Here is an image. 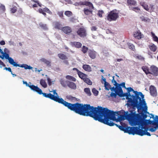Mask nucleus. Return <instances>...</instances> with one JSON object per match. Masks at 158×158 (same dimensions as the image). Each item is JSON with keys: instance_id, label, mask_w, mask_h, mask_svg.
Returning <instances> with one entry per match:
<instances>
[{"instance_id": "obj_1", "label": "nucleus", "mask_w": 158, "mask_h": 158, "mask_svg": "<svg viewBox=\"0 0 158 158\" xmlns=\"http://www.w3.org/2000/svg\"><path fill=\"white\" fill-rule=\"evenodd\" d=\"M61 104L76 113L83 116H89L98 121L104 110V108L101 106L94 107L89 104L83 105L78 103L72 104L65 101L64 99Z\"/></svg>"}, {"instance_id": "obj_2", "label": "nucleus", "mask_w": 158, "mask_h": 158, "mask_svg": "<svg viewBox=\"0 0 158 158\" xmlns=\"http://www.w3.org/2000/svg\"><path fill=\"white\" fill-rule=\"evenodd\" d=\"M114 85L115 86L116 91L121 94L122 95H125L127 99L128 100L127 105L134 107H136L137 109L141 110L143 108V105H146V103L144 99V95L141 92H138L135 91L131 87L126 88L127 92L123 93V92L120 85L115 81Z\"/></svg>"}, {"instance_id": "obj_3", "label": "nucleus", "mask_w": 158, "mask_h": 158, "mask_svg": "<svg viewBox=\"0 0 158 158\" xmlns=\"http://www.w3.org/2000/svg\"><path fill=\"white\" fill-rule=\"evenodd\" d=\"M118 112H115L110 110L106 108H104V110L99 119V121L110 126L115 125L120 130L123 131L125 133H127L130 135L135 134L136 127H125L120 126L110 121H116L119 118L118 116Z\"/></svg>"}, {"instance_id": "obj_4", "label": "nucleus", "mask_w": 158, "mask_h": 158, "mask_svg": "<svg viewBox=\"0 0 158 158\" xmlns=\"http://www.w3.org/2000/svg\"><path fill=\"white\" fill-rule=\"evenodd\" d=\"M126 118L132 126L140 125L142 126L148 124V120L144 119L137 114L131 112L127 115Z\"/></svg>"}, {"instance_id": "obj_5", "label": "nucleus", "mask_w": 158, "mask_h": 158, "mask_svg": "<svg viewBox=\"0 0 158 158\" xmlns=\"http://www.w3.org/2000/svg\"><path fill=\"white\" fill-rule=\"evenodd\" d=\"M31 87L33 89L35 90V91L37 92L39 94H43V96L46 98H49L59 103H62L63 99L62 98L55 96V95L51 93L46 94L43 93L41 89L37 86H33Z\"/></svg>"}, {"instance_id": "obj_6", "label": "nucleus", "mask_w": 158, "mask_h": 158, "mask_svg": "<svg viewBox=\"0 0 158 158\" xmlns=\"http://www.w3.org/2000/svg\"><path fill=\"white\" fill-rule=\"evenodd\" d=\"M9 63L11 64L12 65L14 66L15 67H19L21 68H24L25 69H32V67L30 65H28L27 64H17L14 61L13 59L10 57L8 60Z\"/></svg>"}, {"instance_id": "obj_7", "label": "nucleus", "mask_w": 158, "mask_h": 158, "mask_svg": "<svg viewBox=\"0 0 158 158\" xmlns=\"http://www.w3.org/2000/svg\"><path fill=\"white\" fill-rule=\"evenodd\" d=\"M118 14L115 12L114 10L110 11L106 16L107 20L109 21H114L116 20L118 18Z\"/></svg>"}, {"instance_id": "obj_8", "label": "nucleus", "mask_w": 158, "mask_h": 158, "mask_svg": "<svg viewBox=\"0 0 158 158\" xmlns=\"http://www.w3.org/2000/svg\"><path fill=\"white\" fill-rule=\"evenodd\" d=\"M140 5L146 10L149 12L154 11L155 10V5L152 4H150L149 6L146 3L143 2H141L140 3Z\"/></svg>"}, {"instance_id": "obj_9", "label": "nucleus", "mask_w": 158, "mask_h": 158, "mask_svg": "<svg viewBox=\"0 0 158 158\" xmlns=\"http://www.w3.org/2000/svg\"><path fill=\"white\" fill-rule=\"evenodd\" d=\"M135 134L141 136L144 135H146L149 136H150L151 135L149 132L143 131L142 129H140L139 127H137L135 128Z\"/></svg>"}, {"instance_id": "obj_10", "label": "nucleus", "mask_w": 158, "mask_h": 158, "mask_svg": "<svg viewBox=\"0 0 158 158\" xmlns=\"http://www.w3.org/2000/svg\"><path fill=\"white\" fill-rule=\"evenodd\" d=\"M77 35L81 37H84L86 35V31L84 27H80L77 31Z\"/></svg>"}, {"instance_id": "obj_11", "label": "nucleus", "mask_w": 158, "mask_h": 158, "mask_svg": "<svg viewBox=\"0 0 158 158\" xmlns=\"http://www.w3.org/2000/svg\"><path fill=\"white\" fill-rule=\"evenodd\" d=\"M150 73L155 76L158 75V68L154 65H152L150 67Z\"/></svg>"}, {"instance_id": "obj_12", "label": "nucleus", "mask_w": 158, "mask_h": 158, "mask_svg": "<svg viewBox=\"0 0 158 158\" xmlns=\"http://www.w3.org/2000/svg\"><path fill=\"white\" fill-rule=\"evenodd\" d=\"M89 7V9L87 8H85L83 9V11L85 14L86 15H92L93 14V9H94V7L92 4V6H87Z\"/></svg>"}, {"instance_id": "obj_13", "label": "nucleus", "mask_w": 158, "mask_h": 158, "mask_svg": "<svg viewBox=\"0 0 158 158\" xmlns=\"http://www.w3.org/2000/svg\"><path fill=\"white\" fill-rule=\"evenodd\" d=\"M149 90L150 93L152 96L155 97L157 95V90L155 87L152 85L150 86Z\"/></svg>"}, {"instance_id": "obj_14", "label": "nucleus", "mask_w": 158, "mask_h": 158, "mask_svg": "<svg viewBox=\"0 0 158 158\" xmlns=\"http://www.w3.org/2000/svg\"><path fill=\"white\" fill-rule=\"evenodd\" d=\"M89 56L92 59H94L96 57L97 52L93 50H89L88 51Z\"/></svg>"}, {"instance_id": "obj_15", "label": "nucleus", "mask_w": 158, "mask_h": 158, "mask_svg": "<svg viewBox=\"0 0 158 158\" xmlns=\"http://www.w3.org/2000/svg\"><path fill=\"white\" fill-rule=\"evenodd\" d=\"M61 30L66 34L70 33L72 31L71 28L69 26H66L62 27L61 28Z\"/></svg>"}, {"instance_id": "obj_16", "label": "nucleus", "mask_w": 158, "mask_h": 158, "mask_svg": "<svg viewBox=\"0 0 158 158\" xmlns=\"http://www.w3.org/2000/svg\"><path fill=\"white\" fill-rule=\"evenodd\" d=\"M70 44L72 46L74 47L77 48H81L82 45L80 42L76 41L71 42Z\"/></svg>"}, {"instance_id": "obj_17", "label": "nucleus", "mask_w": 158, "mask_h": 158, "mask_svg": "<svg viewBox=\"0 0 158 158\" xmlns=\"http://www.w3.org/2000/svg\"><path fill=\"white\" fill-rule=\"evenodd\" d=\"M76 5L81 6L82 5H85L86 6H91L92 5V3L90 2H88L87 1H85L83 2H81L79 3H76Z\"/></svg>"}, {"instance_id": "obj_18", "label": "nucleus", "mask_w": 158, "mask_h": 158, "mask_svg": "<svg viewBox=\"0 0 158 158\" xmlns=\"http://www.w3.org/2000/svg\"><path fill=\"white\" fill-rule=\"evenodd\" d=\"M67 86L70 88L75 89H76V85L74 83L68 81H66Z\"/></svg>"}, {"instance_id": "obj_19", "label": "nucleus", "mask_w": 158, "mask_h": 158, "mask_svg": "<svg viewBox=\"0 0 158 158\" xmlns=\"http://www.w3.org/2000/svg\"><path fill=\"white\" fill-rule=\"evenodd\" d=\"M158 122V116H156L155 118L153 120H148V124H152L153 126L157 125Z\"/></svg>"}, {"instance_id": "obj_20", "label": "nucleus", "mask_w": 158, "mask_h": 158, "mask_svg": "<svg viewBox=\"0 0 158 158\" xmlns=\"http://www.w3.org/2000/svg\"><path fill=\"white\" fill-rule=\"evenodd\" d=\"M142 36H143V35L141 34V32L139 31L135 32L134 34V37L138 40L141 39L142 37Z\"/></svg>"}, {"instance_id": "obj_21", "label": "nucleus", "mask_w": 158, "mask_h": 158, "mask_svg": "<svg viewBox=\"0 0 158 158\" xmlns=\"http://www.w3.org/2000/svg\"><path fill=\"white\" fill-rule=\"evenodd\" d=\"M82 67V68L86 71L90 72L92 71V68L89 65L87 64H83Z\"/></svg>"}, {"instance_id": "obj_22", "label": "nucleus", "mask_w": 158, "mask_h": 158, "mask_svg": "<svg viewBox=\"0 0 158 158\" xmlns=\"http://www.w3.org/2000/svg\"><path fill=\"white\" fill-rule=\"evenodd\" d=\"M115 92V93L111 92L110 94V96L112 97H113L114 98H116L117 95H118L120 97H123L125 96V95H123V96L121 94L118 93L117 91Z\"/></svg>"}, {"instance_id": "obj_23", "label": "nucleus", "mask_w": 158, "mask_h": 158, "mask_svg": "<svg viewBox=\"0 0 158 158\" xmlns=\"http://www.w3.org/2000/svg\"><path fill=\"white\" fill-rule=\"evenodd\" d=\"M148 47L153 52H155L157 49V47L154 44H152L149 45Z\"/></svg>"}, {"instance_id": "obj_24", "label": "nucleus", "mask_w": 158, "mask_h": 158, "mask_svg": "<svg viewBox=\"0 0 158 158\" xmlns=\"http://www.w3.org/2000/svg\"><path fill=\"white\" fill-rule=\"evenodd\" d=\"M79 77L81 78L82 80H84V79L87 77L88 76L87 75L83 73L80 72L79 73L77 74Z\"/></svg>"}, {"instance_id": "obj_25", "label": "nucleus", "mask_w": 158, "mask_h": 158, "mask_svg": "<svg viewBox=\"0 0 158 158\" xmlns=\"http://www.w3.org/2000/svg\"><path fill=\"white\" fill-rule=\"evenodd\" d=\"M58 56L59 58L62 60H66L68 59V57L64 54L62 53H59Z\"/></svg>"}, {"instance_id": "obj_26", "label": "nucleus", "mask_w": 158, "mask_h": 158, "mask_svg": "<svg viewBox=\"0 0 158 158\" xmlns=\"http://www.w3.org/2000/svg\"><path fill=\"white\" fill-rule=\"evenodd\" d=\"M54 27L55 28L60 30L61 29V25L60 23L57 22L54 23Z\"/></svg>"}, {"instance_id": "obj_27", "label": "nucleus", "mask_w": 158, "mask_h": 158, "mask_svg": "<svg viewBox=\"0 0 158 158\" xmlns=\"http://www.w3.org/2000/svg\"><path fill=\"white\" fill-rule=\"evenodd\" d=\"M142 69L146 74H148L150 73V69L148 67L146 66H143Z\"/></svg>"}, {"instance_id": "obj_28", "label": "nucleus", "mask_w": 158, "mask_h": 158, "mask_svg": "<svg viewBox=\"0 0 158 158\" xmlns=\"http://www.w3.org/2000/svg\"><path fill=\"white\" fill-rule=\"evenodd\" d=\"M40 84L44 88H46L47 86V84L45 80L41 79L40 81Z\"/></svg>"}, {"instance_id": "obj_29", "label": "nucleus", "mask_w": 158, "mask_h": 158, "mask_svg": "<svg viewBox=\"0 0 158 158\" xmlns=\"http://www.w3.org/2000/svg\"><path fill=\"white\" fill-rule=\"evenodd\" d=\"M127 3L130 6H135L136 4V2L134 0H127Z\"/></svg>"}, {"instance_id": "obj_30", "label": "nucleus", "mask_w": 158, "mask_h": 158, "mask_svg": "<svg viewBox=\"0 0 158 158\" xmlns=\"http://www.w3.org/2000/svg\"><path fill=\"white\" fill-rule=\"evenodd\" d=\"M65 77L66 79L73 81H75L76 80L75 77L70 75H67Z\"/></svg>"}, {"instance_id": "obj_31", "label": "nucleus", "mask_w": 158, "mask_h": 158, "mask_svg": "<svg viewBox=\"0 0 158 158\" xmlns=\"http://www.w3.org/2000/svg\"><path fill=\"white\" fill-rule=\"evenodd\" d=\"M41 61L45 64L49 66H51V62L47 60L46 59L44 58H42L41 59Z\"/></svg>"}, {"instance_id": "obj_32", "label": "nucleus", "mask_w": 158, "mask_h": 158, "mask_svg": "<svg viewBox=\"0 0 158 158\" xmlns=\"http://www.w3.org/2000/svg\"><path fill=\"white\" fill-rule=\"evenodd\" d=\"M39 25L40 27L44 30L48 29L47 25L46 24H44L42 23H40L39 24Z\"/></svg>"}, {"instance_id": "obj_33", "label": "nucleus", "mask_w": 158, "mask_h": 158, "mask_svg": "<svg viewBox=\"0 0 158 158\" xmlns=\"http://www.w3.org/2000/svg\"><path fill=\"white\" fill-rule=\"evenodd\" d=\"M4 54V55H0V58L3 60L4 59V57H5V59L8 60L10 58L9 57V55L8 53L5 52Z\"/></svg>"}, {"instance_id": "obj_34", "label": "nucleus", "mask_w": 158, "mask_h": 158, "mask_svg": "<svg viewBox=\"0 0 158 158\" xmlns=\"http://www.w3.org/2000/svg\"><path fill=\"white\" fill-rule=\"evenodd\" d=\"M140 19L142 21L144 22H149L150 20L148 18L145 17L144 16L140 17Z\"/></svg>"}, {"instance_id": "obj_35", "label": "nucleus", "mask_w": 158, "mask_h": 158, "mask_svg": "<svg viewBox=\"0 0 158 158\" xmlns=\"http://www.w3.org/2000/svg\"><path fill=\"white\" fill-rule=\"evenodd\" d=\"M83 80L85 82L89 85H91L92 84V81L87 77H86Z\"/></svg>"}, {"instance_id": "obj_36", "label": "nucleus", "mask_w": 158, "mask_h": 158, "mask_svg": "<svg viewBox=\"0 0 158 158\" xmlns=\"http://www.w3.org/2000/svg\"><path fill=\"white\" fill-rule=\"evenodd\" d=\"M127 45L128 46L129 49H131L133 51H135V46L133 44L131 43H128Z\"/></svg>"}, {"instance_id": "obj_37", "label": "nucleus", "mask_w": 158, "mask_h": 158, "mask_svg": "<svg viewBox=\"0 0 158 158\" xmlns=\"http://www.w3.org/2000/svg\"><path fill=\"white\" fill-rule=\"evenodd\" d=\"M152 36L154 41L158 43V38L156 36L155 34L152 32H151Z\"/></svg>"}, {"instance_id": "obj_38", "label": "nucleus", "mask_w": 158, "mask_h": 158, "mask_svg": "<svg viewBox=\"0 0 158 158\" xmlns=\"http://www.w3.org/2000/svg\"><path fill=\"white\" fill-rule=\"evenodd\" d=\"M104 86L106 89L109 90L110 88V84L107 82H105L104 83Z\"/></svg>"}, {"instance_id": "obj_39", "label": "nucleus", "mask_w": 158, "mask_h": 158, "mask_svg": "<svg viewBox=\"0 0 158 158\" xmlns=\"http://www.w3.org/2000/svg\"><path fill=\"white\" fill-rule=\"evenodd\" d=\"M130 10L134 11L136 13L139 12L140 11V9L138 7H131Z\"/></svg>"}, {"instance_id": "obj_40", "label": "nucleus", "mask_w": 158, "mask_h": 158, "mask_svg": "<svg viewBox=\"0 0 158 158\" xmlns=\"http://www.w3.org/2000/svg\"><path fill=\"white\" fill-rule=\"evenodd\" d=\"M88 48L87 47L85 46H83L81 51L84 54L86 53L88 51Z\"/></svg>"}, {"instance_id": "obj_41", "label": "nucleus", "mask_w": 158, "mask_h": 158, "mask_svg": "<svg viewBox=\"0 0 158 158\" xmlns=\"http://www.w3.org/2000/svg\"><path fill=\"white\" fill-rule=\"evenodd\" d=\"M85 92L89 96H91V94L89 88H85L84 89Z\"/></svg>"}, {"instance_id": "obj_42", "label": "nucleus", "mask_w": 158, "mask_h": 158, "mask_svg": "<svg viewBox=\"0 0 158 158\" xmlns=\"http://www.w3.org/2000/svg\"><path fill=\"white\" fill-rule=\"evenodd\" d=\"M155 126H156L153 127H152L151 128H150L149 130L152 132L155 131L157 129H158V127L157 125H155Z\"/></svg>"}, {"instance_id": "obj_43", "label": "nucleus", "mask_w": 158, "mask_h": 158, "mask_svg": "<svg viewBox=\"0 0 158 158\" xmlns=\"http://www.w3.org/2000/svg\"><path fill=\"white\" fill-rule=\"evenodd\" d=\"M66 81H64L62 79L60 81V83L62 86L64 87H66V84H67Z\"/></svg>"}, {"instance_id": "obj_44", "label": "nucleus", "mask_w": 158, "mask_h": 158, "mask_svg": "<svg viewBox=\"0 0 158 158\" xmlns=\"http://www.w3.org/2000/svg\"><path fill=\"white\" fill-rule=\"evenodd\" d=\"M43 11L48 13L50 15L52 14V12L47 7H45L44 8H43Z\"/></svg>"}, {"instance_id": "obj_45", "label": "nucleus", "mask_w": 158, "mask_h": 158, "mask_svg": "<svg viewBox=\"0 0 158 158\" xmlns=\"http://www.w3.org/2000/svg\"><path fill=\"white\" fill-rule=\"evenodd\" d=\"M65 15L68 17H70L72 14V12L69 11H67L64 13Z\"/></svg>"}, {"instance_id": "obj_46", "label": "nucleus", "mask_w": 158, "mask_h": 158, "mask_svg": "<svg viewBox=\"0 0 158 158\" xmlns=\"http://www.w3.org/2000/svg\"><path fill=\"white\" fill-rule=\"evenodd\" d=\"M38 12L42 14L43 15H44L45 17H46V13L43 10V9L41 8H39L38 10Z\"/></svg>"}, {"instance_id": "obj_47", "label": "nucleus", "mask_w": 158, "mask_h": 158, "mask_svg": "<svg viewBox=\"0 0 158 158\" xmlns=\"http://www.w3.org/2000/svg\"><path fill=\"white\" fill-rule=\"evenodd\" d=\"M92 92L95 96H97L98 93V91L95 88H94L92 90Z\"/></svg>"}, {"instance_id": "obj_48", "label": "nucleus", "mask_w": 158, "mask_h": 158, "mask_svg": "<svg viewBox=\"0 0 158 158\" xmlns=\"http://www.w3.org/2000/svg\"><path fill=\"white\" fill-rule=\"evenodd\" d=\"M23 83L24 84H25L27 86H28L30 88L31 90L35 91V90L33 89H32V88L31 87L32 86H35L34 85H29V84H28V83L27 81H23Z\"/></svg>"}, {"instance_id": "obj_49", "label": "nucleus", "mask_w": 158, "mask_h": 158, "mask_svg": "<svg viewBox=\"0 0 158 158\" xmlns=\"http://www.w3.org/2000/svg\"><path fill=\"white\" fill-rule=\"evenodd\" d=\"M104 13V12L103 10H99L97 14L100 17H102V14Z\"/></svg>"}, {"instance_id": "obj_50", "label": "nucleus", "mask_w": 158, "mask_h": 158, "mask_svg": "<svg viewBox=\"0 0 158 158\" xmlns=\"http://www.w3.org/2000/svg\"><path fill=\"white\" fill-rule=\"evenodd\" d=\"M17 8L16 6H14L11 8L10 11L12 13H15L17 11Z\"/></svg>"}, {"instance_id": "obj_51", "label": "nucleus", "mask_w": 158, "mask_h": 158, "mask_svg": "<svg viewBox=\"0 0 158 158\" xmlns=\"http://www.w3.org/2000/svg\"><path fill=\"white\" fill-rule=\"evenodd\" d=\"M0 10L4 12L5 10V6L3 5H1L0 6Z\"/></svg>"}, {"instance_id": "obj_52", "label": "nucleus", "mask_w": 158, "mask_h": 158, "mask_svg": "<svg viewBox=\"0 0 158 158\" xmlns=\"http://www.w3.org/2000/svg\"><path fill=\"white\" fill-rule=\"evenodd\" d=\"M135 58L136 59H138L140 60H144V58L141 56L138 55L136 56H135Z\"/></svg>"}, {"instance_id": "obj_53", "label": "nucleus", "mask_w": 158, "mask_h": 158, "mask_svg": "<svg viewBox=\"0 0 158 158\" xmlns=\"http://www.w3.org/2000/svg\"><path fill=\"white\" fill-rule=\"evenodd\" d=\"M32 1L34 2L35 3H36L37 4V5H38L40 7H41L42 4L39 3V1L38 0H31Z\"/></svg>"}, {"instance_id": "obj_54", "label": "nucleus", "mask_w": 158, "mask_h": 158, "mask_svg": "<svg viewBox=\"0 0 158 158\" xmlns=\"http://www.w3.org/2000/svg\"><path fill=\"white\" fill-rule=\"evenodd\" d=\"M66 97L67 98L70 100H73L76 98L75 97H73L70 95L67 96Z\"/></svg>"}, {"instance_id": "obj_55", "label": "nucleus", "mask_w": 158, "mask_h": 158, "mask_svg": "<svg viewBox=\"0 0 158 158\" xmlns=\"http://www.w3.org/2000/svg\"><path fill=\"white\" fill-rule=\"evenodd\" d=\"M5 67V64L3 63V62L1 60H0V68H2V67Z\"/></svg>"}, {"instance_id": "obj_56", "label": "nucleus", "mask_w": 158, "mask_h": 158, "mask_svg": "<svg viewBox=\"0 0 158 158\" xmlns=\"http://www.w3.org/2000/svg\"><path fill=\"white\" fill-rule=\"evenodd\" d=\"M59 16L61 18L63 17V12H59L58 13Z\"/></svg>"}, {"instance_id": "obj_57", "label": "nucleus", "mask_w": 158, "mask_h": 158, "mask_svg": "<svg viewBox=\"0 0 158 158\" xmlns=\"http://www.w3.org/2000/svg\"><path fill=\"white\" fill-rule=\"evenodd\" d=\"M47 81H48V85H51L52 84V82H51V80L50 79V78L48 77L47 78Z\"/></svg>"}, {"instance_id": "obj_58", "label": "nucleus", "mask_w": 158, "mask_h": 158, "mask_svg": "<svg viewBox=\"0 0 158 158\" xmlns=\"http://www.w3.org/2000/svg\"><path fill=\"white\" fill-rule=\"evenodd\" d=\"M141 129H142V130H143V129H144V131H147L148 130H149V129H148V127H143V126H142Z\"/></svg>"}, {"instance_id": "obj_59", "label": "nucleus", "mask_w": 158, "mask_h": 158, "mask_svg": "<svg viewBox=\"0 0 158 158\" xmlns=\"http://www.w3.org/2000/svg\"><path fill=\"white\" fill-rule=\"evenodd\" d=\"M4 69H5L6 70H8L9 72H11V73H12V72L11 69V68L10 67H9V68L5 67V68Z\"/></svg>"}, {"instance_id": "obj_60", "label": "nucleus", "mask_w": 158, "mask_h": 158, "mask_svg": "<svg viewBox=\"0 0 158 158\" xmlns=\"http://www.w3.org/2000/svg\"><path fill=\"white\" fill-rule=\"evenodd\" d=\"M97 29V28L95 26H93L91 27V30L92 31H95Z\"/></svg>"}, {"instance_id": "obj_61", "label": "nucleus", "mask_w": 158, "mask_h": 158, "mask_svg": "<svg viewBox=\"0 0 158 158\" xmlns=\"http://www.w3.org/2000/svg\"><path fill=\"white\" fill-rule=\"evenodd\" d=\"M53 94H54L53 95H56L55 96L58 97H59L58 95V94L56 92V90H54L53 91Z\"/></svg>"}, {"instance_id": "obj_62", "label": "nucleus", "mask_w": 158, "mask_h": 158, "mask_svg": "<svg viewBox=\"0 0 158 158\" xmlns=\"http://www.w3.org/2000/svg\"><path fill=\"white\" fill-rule=\"evenodd\" d=\"M143 118V119H145L146 118H147V115L144 114H142Z\"/></svg>"}, {"instance_id": "obj_63", "label": "nucleus", "mask_w": 158, "mask_h": 158, "mask_svg": "<svg viewBox=\"0 0 158 158\" xmlns=\"http://www.w3.org/2000/svg\"><path fill=\"white\" fill-rule=\"evenodd\" d=\"M119 85H120V86L121 85L123 87L125 88L126 89V88H126L125 87V82H123L121 84H119Z\"/></svg>"}, {"instance_id": "obj_64", "label": "nucleus", "mask_w": 158, "mask_h": 158, "mask_svg": "<svg viewBox=\"0 0 158 158\" xmlns=\"http://www.w3.org/2000/svg\"><path fill=\"white\" fill-rule=\"evenodd\" d=\"M73 70H75V71H76L77 72V74H78V73H79L80 72V71L78 69H77L76 68H73Z\"/></svg>"}]
</instances>
